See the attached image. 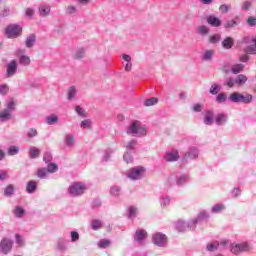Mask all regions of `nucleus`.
Masks as SVG:
<instances>
[{
    "label": "nucleus",
    "mask_w": 256,
    "mask_h": 256,
    "mask_svg": "<svg viewBox=\"0 0 256 256\" xmlns=\"http://www.w3.org/2000/svg\"><path fill=\"white\" fill-rule=\"evenodd\" d=\"M126 133L127 135H132V137H145L147 135V128L141 125L139 120H134L128 126Z\"/></svg>",
    "instance_id": "1"
},
{
    "label": "nucleus",
    "mask_w": 256,
    "mask_h": 256,
    "mask_svg": "<svg viewBox=\"0 0 256 256\" xmlns=\"http://www.w3.org/2000/svg\"><path fill=\"white\" fill-rule=\"evenodd\" d=\"M87 191V185L83 182H73L68 187V193L71 197H81Z\"/></svg>",
    "instance_id": "2"
},
{
    "label": "nucleus",
    "mask_w": 256,
    "mask_h": 256,
    "mask_svg": "<svg viewBox=\"0 0 256 256\" xmlns=\"http://www.w3.org/2000/svg\"><path fill=\"white\" fill-rule=\"evenodd\" d=\"M251 249V245L247 242L230 244V252L233 255H240V253H247Z\"/></svg>",
    "instance_id": "3"
},
{
    "label": "nucleus",
    "mask_w": 256,
    "mask_h": 256,
    "mask_svg": "<svg viewBox=\"0 0 256 256\" xmlns=\"http://www.w3.org/2000/svg\"><path fill=\"white\" fill-rule=\"evenodd\" d=\"M21 31H23V28H21V26L18 24H10L5 29L8 39H15L19 37V35H21Z\"/></svg>",
    "instance_id": "4"
},
{
    "label": "nucleus",
    "mask_w": 256,
    "mask_h": 256,
    "mask_svg": "<svg viewBox=\"0 0 256 256\" xmlns=\"http://www.w3.org/2000/svg\"><path fill=\"white\" fill-rule=\"evenodd\" d=\"M143 173H145V168L138 166L130 169L127 174V177L129 179H132L133 181H137L143 177Z\"/></svg>",
    "instance_id": "5"
},
{
    "label": "nucleus",
    "mask_w": 256,
    "mask_h": 256,
    "mask_svg": "<svg viewBox=\"0 0 256 256\" xmlns=\"http://www.w3.org/2000/svg\"><path fill=\"white\" fill-rule=\"evenodd\" d=\"M12 249H13V240L9 238H3L0 242V253H3V255H7L11 253Z\"/></svg>",
    "instance_id": "6"
},
{
    "label": "nucleus",
    "mask_w": 256,
    "mask_h": 256,
    "mask_svg": "<svg viewBox=\"0 0 256 256\" xmlns=\"http://www.w3.org/2000/svg\"><path fill=\"white\" fill-rule=\"evenodd\" d=\"M152 241L157 247H165L167 245V236L161 232H157L153 235Z\"/></svg>",
    "instance_id": "7"
},
{
    "label": "nucleus",
    "mask_w": 256,
    "mask_h": 256,
    "mask_svg": "<svg viewBox=\"0 0 256 256\" xmlns=\"http://www.w3.org/2000/svg\"><path fill=\"white\" fill-rule=\"evenodd\" d=\"M199 157V148L191 146L188 151L185 152L183 161H193Z\"/></svg>",
    "instance_id": "8"
},
{
    "label": "nucleus",
    "mask_w": 256,
    "mask_h": 256,
    "mask_svg": "<svg viewBox=\"0 0 256 256\" xmlns=\"http://www.w3.org/2000/svg\"><path fill=\"white\" fill-rule=\"evenodd\" d=\"M135 243H143L145 239H147V231L143 229H137L133 236Z\"/></svg>",
    "instance_id": "9"
},
{
    "label": "nucleus",
    "mask_w": 256,
    "mask_h": 256,
    "mask_svg": "<svg viewBox=\"0 0 256 256\" xmlns=\"http://www.w3.org/2000/svg\"><path fill=\"white\" fill-rule=\"evenodd\" d=\"M17 73V61L12 60L10 63L7 64L6 75L7 77H13Z\"/></svg>",
    "instance_id": "10"
},
{
    "label": "nucleus",
    "mask_w": 256,
    "mask_h": 256,
    "mask_svg": "<svg viewBox=\"0 0 256 256\" xmlns=\"http://www.w3.org/2000/svg\"><path fill=\"white\" fill-rule=\"evenodd\" d=\"M164 159L168 162V163H173L175 161H179V152L178 151H169L166 152L164 155Z\"/></svg>",
    "instance_id": "11"
},
{
    "label": "nucleus",
    "mask_w": 256,
    "mask_h": 256,
    "mask_svg": "<svg viewBox=\"0 0 256 256\" xmlns=\"http://www.w3.org/2000/svg\"><path fill=\"white\" fill-rule=\"evenodd\" d=\"M68 244H69V241L67 239L59 238L56 244L57 251H61V253H65V251L67 250Z\"/></svg>",
    "instance_id": "12"
},
{
    "label": "nucleus",
    "mask_w": 256,
    "mask_h": 256,
    "mask_svg": "<svg viewBox=\"0 0 256 256\" xmlns=\"http://www.w3.org/2000/svg\"><path fill=\"white\" fill-rule=\"evenodd\" d=\"M38 11L40 17H48L51 13V6L49 4H40Z\"/></svg>",
    "instance_id": "13"
},
{
    "label": "nucleus",
    "mask_w": 256,
    "mask_h": 256,
    "mask_svg": "<svg viewBox=\"0 0 256 256\" xmlns=\"http://www.w3.org/2000/svg\"><path fill=\"white\" fill-rule=\"evenodd\" d=\"M215 122V118L213 117V112L210 110H207L204 115V125L211 126Z\"/></svg>",
    "instance_id": "14"
},
{
    "label": "nucleus",
    "mask_w": 256,
    "mask_h": 256,
    "mask_svg": "<svg viewBox=\"0 0 256 256\" xmlns=\"http://www.w3.org/2000/svg\"><path fill=\"white\" fill-rule=\"evenodd\" d=\"M227 121H228V116L225 113H220L215 118V123L218 126L225 125V123H227Z\"/></svg>",
    "instance_id": "15"
},
{
    "label": "nucleus",
    "mask_w": 256,
    "mask_h": 256,
    "mask_svg": "<svg viewBox=\"0 0 256 256\" xmlns=\"http://www.w3.org/2000/svg\"><path fill=\"white\" fill-rule=\"evenodd\" d=\"M122 59L126 61V64L124 66L125 71L127 72L131 71V69H133V64L131 63V55L123 54Z\"/></svg>",
    "instance_id": "16"
},
{
    "label": "nucleus",
    "mask_w": 256,
    "mask_h": 256,
    "mask_svg": "<svg viewBox=\"0 0 256 256\" xmlns=\"http://www.w3.org/2000/svg\"><path fill=\"white\" fill-rule=\"evenodd\" d=\"M207 23L211 25V27H221V20L215 16H209Z\"/></svg>",
    "instance_id": "17"
},
{
    "label": "nucleus",
    "mask_w": 256,
    "mask_h": 256,
    "mask_svg": "<svg viewBox=\"0 0 256 256\" xmlns=\"http://www.w3.org/2000/svg\"><path fill=\"white\" fill-rule=\"evenodd\" d=\"M35 41H37V38L35 37V34H30L26 40L25 45L28 49H31V47H34Z\"/></svg>",
    "instance_id": "18"
},
{
    "label": "nucleus",
    "mask_w": 256,
    "mask_h": 256,
    "mask_svg": "<svg viewBox=\"0 0 256 256\" xmlns=\"http://www.w3.org/2000/svg\"><path fill=\"white\" fill-rule=\"evenodd\" d=\"M233 45H235V42L233 41V39L231 37H226L223 41H222V47L223 49H232Z\"/></svg>",
    "instance_id": "19"
},
{
    "label": "nucleus",
    "mask_w": 256,
    "mask_h": 256,
    "mask_svg": "<svg viewBox=\"0 0 256 256\" xmlns=\"http://www.w3.org/2000/svg\"><path fill=\"white\" fill-rule=\"evenodd\" d=\"M223 211H225V205L221 204V203L215 204L211 208V213H213L214 215H217L219 213H223Z\"/></svg>",
    "instance_id": "20"
},
{
    "label": "nucleus",
    "mask_w": 256,
    "mask_h": 256,
    "mask_svg": "<svg viewBox=\"0 0 256 256\" xmlns=\"http://www.w3.org/2000/svg\"><path fill=\"white\" fill-rule=\"evenodd\" d=\"M138 209L135 206H130L127 211L128 219H135L137 217Z\"/></svg>",
    "instance_id": "21"
},
{
    "label": "nucleus",
    "mask_w": 256,
    "mask_h": 256,
    "mask_svg": "<svg viewBox=\"0 0 256 256\" xmlns=\"http://www.w3.org/2000/svg\"><path fill=\"white\" fill-rule=\"evenodd\" d=\"M189 181V175L183 174L176 177V184L181 187V185H185Z\"/></svg>",
    "instance_id": "22"
},
{
    "label": "nucleus",
    "mask_w": 256,
    "mask_h": 256,
    "mask_svg": "<svg viewBox=\"0 0 256 256\" xmlns=\"http://www.w3.org/2000/svg\"><path fill=\"white\" fill-rule=\"evenodd\" d=\"M13 214L17 219H21L25 215V209L21 206H15Z\"/></svg>",
    "instance_id": "23"
},
{
    "label": "nucleus",
    "mask_w": 256,
    "mask_h": 256,
    "mask_svg": "<svg viewBox=\"0 0 256 256\" xmlns=\"http://www.w3.org/2000/svg\"><path fill=\"white\" fill-rule=\"evenodd\" d=\"M26 191L29 194H33L35 191H37V182L35 181H29L26 186Z\"/></svg>",
    "instance_id": "24"
},
{
    "label": "nucleus",
    "mask_w": 256,
    "mask_h": 256,
    "mask_svg": "<svg viewBox=\"0 0 256 256\" xmlns=\"http://www.w3.org/2000/svg\"><path fill=\"white\" fill-rule=\"evenodd\" d=\"M110 195L112 197H115L116 199H119V197H121V187H119V186H112L110 188Z\"/></svg>",
    "instance_id": "25"
},
{
    "label": "nucleus",
    "mask_w": 256,
    "mask_h": 256,
    "mask_svg": "<svg viewBox=\"0 0 256 256\" xmlns=\"http://www.w3.org/2000/svg\"><path fill=\"white\" fill-rule=\"evenodd\" d=\"M41 155V150L39 148L32 146L29 149V157L30 159H37V156Z\"/></svg>",
    "instance_id": "26"
},
{
    "label": "nucleus",
    "mask_w": 256,
    "mask_h": 256,
    "mask_svg": "<svg viewBox=\"0 0 256 256\" xmlns=\"http://www.w3.org/2000/svg\"><path fill=\"white\" fill-rule=\"evenodd\" d=\"M11 119V112L9 110H3L0 112V121L1 123H5V121H9Z\"/></svg>",
    "instance_id": "27"
},
{
    "label": "nucleus",
    "mask_w": 256,
    "mask_h": 256,
    "mask_svg": "<svg viewBox=\"0 0 256 256\" xmlns=\"http://www.w3.org/2000/svg\"><path fill=\"white\" fill-rule=\"evenodd\" d=\"M7 155L10 157H15V155H19V146H9L7 149Z\"/></svg>",
    "instance_id": "28"
},
{
    "label": "nucleus",
    "mask_w": 256,
    "mask_h": 256,
    "mask_svg": "<svg viewBox=\"0 0 256 256\" xmlns=\"http://www.w3.org/2000/svg\"><path fill=\"white\" fill-rule=\"evenodd\" d=\"M213 55H215V50H206L201 59L202 61H211V59H213Z\"/></svg>",
    "instance_id": "29"
},
{
    "label": "nucleus",
    "mask_w": 256,
    "mask_h": 256,
    "mask_svg": "<svg viewBox=\"0 0 256 256\" xmlns=\"http://www.w3.org/2000/svg\"><path fill=\"white\" fill-rule=\"evenodd\" d=\"M228 99L231 103H241V93L233 92Z\"/></svg>",
    "instance_id": "30"
},
{
    "label": "nucleus",
    "mask_w": 256,
    "mask_h": 256,
    "mask_svg": "<svg viewBox=\"0 0 256 256\" xmlns=\"http://www.w3.org/2000/svg\"><path fill=\"white\" fill-rule=\"evenodd\" d=\"M253 101V95L251 94H240V103H244L245 105H249Z\"/></svg>",
    "instance_id": "31"
},
{
    "label": "nucleus",
    "mask_w": 256,
    "mask_h": 256,
    "mask_svg": "<svg viewBox=\"0 0 256 256\" xmlns=\"http://www.w3.org/2000/svg\"><path fill=\"white\" fill-rule=\"evenodd\" d=\"M197 225H199V222L197 221L196 218H193L192 220L186 222V228L189 231H195Z\"/></svg>",
    "instance_id": "32"
},
{
    "label": "nucleus",
    "mask_w": 256,
    "mask_h": 256,
    "mask_svg": "<svg viewBox=\"0 0 256 256\" xmlns=\"http://www.w3.org/2000/svg\"><path fill=\"white\" fill-rule=\"evenodd\" d=\"M209 217L210 215L207 213V211H202L198 214V216L195 219L198 223H203V221H207Z\"/></svg>",
    "instance_id": "33"
},
{
    "label": "nucleus",
    "mask_w": 256,
    "mask_h": 256,
    "mask_svg": "<svg viewBox=\"0 0 256 256\" xmlns=\"http://www.w3.org/2000/svg\"><path fill=\"white\" fill-rule=\"evenodd\" d=\"M12 195H15V186L10 184L4 189V197H11Z\"/></svg>",
    "instance_id": "34"
},
{
    "label": "nucleus",
    "mask_w": 256,
    "mask_h": 256,
    "mask_svg": "<svg viewBox=\"0 0 256 256\" xmlns=\"http://www.w3.org/2000/svg\"><path fill=\"white\" fill-rule=\"evenodd\" d=\"M75 144V137L73 134H66L65 135V145L66 147H73Z\"/></svg>",
    "instance_id": "35"
},
{
    "label": "nucleus",
    "mask_w": 256,
    "mask_h": 256,
    "mask_svg": "<svg viewBox=\"0 0 256 256\" xmlns=\"http://www.w3.org/2000/svg\"><path fill=\"white\" fill-rule=\"evenodd\" d=\"M135 147H137V140L132 139L126 144V151L130 153H135Z\"/></svg>",
    "instance_id": "36"
},
{
    "label": "nucleus",
    "mask_w": 256,
    "mask_h": 256,
    "mask_svg": "<svg viewBox=\"0 0 256 256\" xmlns=\"http://www.w3.org/2000/svg\"><path fill=\"white\" fill-rule=\"evenodd\" d=\"M103 227V223L99 219H94L91 221V229L93 231H99Z\"/></svg>",
    "instance_id": "37"
},
{
    "label": "nucleus",
    "mask_w": 256,
    "mask_h": 256,
    "mask_svg": "<svg viewBox=\"0 0 256 256\" xmlns=\"http://www.w3.org/2000/svg\"><path fill=\"white\" fill-rule=\"evenodd\" d=\"M235 83L236 85H238L239 87H241V85H245V83H247V76L243 75V74H239L236 78H235Z\"/></svg>",
    "instance_id": "38"
},
{
    "label": "nucleus",
    "mask_w": 256,
    "mask_h": 256,
    "mask_svg": "<svg viewBox=\"0 0 256 256\" xmlns=\"http://www.w3.org/2000/svg\"><path fill=\"white\" fill-rule=\"evenodd\" d=\"M37 178L38 179H47V175H49V172L47 168H39L37 170Z\"/></svg>",
    "instance_id": "39"
},
{
    "label": "nucleus",
    "mask_w": 256,
    "mask_h": 256,
    "mask_svg": "<svg viewBox=\"0 0 256 256\" xmlns=\"http://www.w3.org/2000/svg\"><path fill=\"white\" fill-rule=\"evenodd\" d=\"M19 63L20 65L27 67V65H31V58L27 55H21L19 57Z\"/></svg>",
    "instance_id": "40"
},
{
    "label": "nucleus",
    "mask_w": 256,
    "mask_h": 256,
    "mask_svg": "<svg viewBox=\"0 0 256 256\" xmlns=\"http://www.w3.org/2000/svg\"><path fill=\"white\" fill-rule=\"evenodd\" d=\"M243 69H245V65H243V64H234L231 67V71L234 75H238V73H241V71H243Z\"/></svg>",
    "instance_id": "41"
},
{
    "label": "nucleus",
    "mask_w": 256,
    "mask_h": 256,
    "mask_svg": "<svg viewBox=\"0 0 256 256\" xmlns=\"http://www.w3.org/2000/svg\"><path fill=\"white\" fill-rule=\"evenodd\" d=\"M159 100L155 97L148 98L144 101V107H153V105H157Z\"/></svg>",
    "instance_id": "42"
},
{
    "label": "nucleus",
    "mask_w": 256,
    "mask_h": 256,
    "mask_svg": "<svg viewBox=\"0 0 256 256\" xmlns=\"http://www.w3.org/2000/svg\"><path fill=\"white\" fill-rule=\"evenodd\" d=\"M176 229L180 233H183V232L187 231V222H185V221H178L176 223Z\"/></svg>",
    "instance_id": "43"
},
{
    "label": "nucleus",
    "mask_w": 256,
    "mask_h": 256,
    "mask_svg": "<svg viewBox=\"0 0 256 256\" xmlns=\"http://www.w3.org/2000/svg\"><path fill=\"white\" fill-rule=\"evenodd\" d=\"M239 25V22L236 20H227L224 24L223 27L224 29H233L234 27H237Z\"/></svg>",
    "instance_id": "44"
},
{
    "label": "nucleus",
    "mask_w": 256,
    "mask_h": 256,
    "mask_svg": "<svg viewBox=\"0 0 256 256\" xmlns=\"http://www.w3.org/2000/svg\"><path fill=\"white\" fill-rule=\"evenodd\" d=\"M76 95H77V90L75 89V86H71L68 89V95H67L68 101H73V99H75Z\"/></svg>",
    "instance_id": "45"
},
{
    "label": "nucleus",
    "mask_w": 256,
    "mask_h": 256,
    "mask_svg": "<svg viewBox=\"0 0 256 256\" xmlns=\"http://www.w3.org/2000/svg\"><path fill=\"white\" fill-rule=\"evenodd\" d=\"M109 245H111V240H109V239H101L98 242L99 249H107V247H109Z\"/></svg>",
    "instance_id": "46"
},
{
    "label": "nucleus",
    "mask_w": 256,
    "mask_h": 256,
    "mask_svg": "<svg viewBox=\"0 0 256 256\" xmlns=\"http://www.w3.org/2000/svg\"><path fill=\"white\" fill-rule=\"evenodd\" d=\"M207 251L212 253L213 251H217L219 249V241L212 242L206 246Z\"/></svg>",
    "instance_id": "47"
},
{
    "label": "nucleus",
    "mask_w": 256,
    "mask_h": 256,
    "mask_svg": "<svg viewBox=\"0 0 256 256\" xmlns=\"http://www.w3.org/2000/svg\"><path fill=\"white\" fill-rule=\"evenodd\" d=\"M46 170L48 171V173H57V171H59V166H57V164L53 162H50L48 163Z\"/></svg>",
    "instance_id": "48"
},
{
    "label": "nucleus",
    "mask_w": 256,
    "mask_h": 256,
    "mask_svg": "<svg viewBox=\"0 0 256 256\" xmlns=\"http://www.w3.org/2000/svg\"><path fill=\"white\" fill-rule=\"evenodd\" d=\"M135 152H130V151H127L124 153V156H123V159L125 161V163H133V154Z\"/></svg>",
    "instance_id": "49"
},
{
    "label": "nucleus",
    "mask_w": 256,
    "mask_h": 256,
    "mask_svg": "<svg viewBox=\"0 0 256 256\" xmlns=\"http://www.w3.org/2000/svg\"><path fill=\"white\" fill-rule=\"evenodd\" d=\"M227 101V94L225 92H220L216 96V102L218 103H225Z\"/></svg>",
    "instance_id": "50"
},
{
    "label": "nucleus",
    "mask_w": 256,
    "mask_h": 256,
    "mask_svg": "<svg viewBox=\"0 0 256 256\" xmlns=\"http://www.w3.org/2000/svg\"><path fill=\"white\" fill-rule=\"evenodd\" d=\"M39 135V132H37V129L35 128H30L27 133V139H33L34 137H37Z\"/></svg>",
    "instance_id": "51"
},
{
    "label": "nucleus",
    "mask_w": 256,
    "mask_h": 256,
    "mask_svg": "<svg viewBox=\"0 0 256 256\" xmlns=\"http://www.w3.org/2000/svg\"><path fill=\"white\" fill-rule=\"evenodd\" d=\"M171 203V198L169 196H162L160 198V205L161 207H168Z\"/></svg>",
    "instance_id": "52"
},
{
    "label": "nucleus",
    "mask_w": 256,
    "mask_h": 256,
    "mask_svg": "<svg viewBox=\"0 0 256 256\" xmlns=\"http://www.w3.org/2000/svg\"><path fill=\"white\" fill-rule=\"evenodd\" d=\"M219 91H221V86H219L218 84H213L209 89V93L211 95H218Z\"/></svg>",
    "instance_id": "53"
},
{
    "label": "nucleus",
    "mask_w": 256,
    "mask_h": 256,
    "mask_svg": "<svg viewBox=\"0 0 256 256\" xmlns=\"http://www.w3.org/2000/svg\"><path fill=\"white\" fill-rule=\"evenodd\" d=\"M6 111H9L10 113H13V111H15V101L13 99H10L7 103H6Z\"/></svg>",
    "instance_id": "54"
},
{
    "label": "nucleus",
    "mask_w": 256,
    "mask_h": 256,
    "mask_svg": "<svg viewBox=\"0 0 256 256\" xmlns=\"http://www.w3.org/2000/svg\"><path fill=\"white\" fill-rule=\"evenodd\" d=\"M244 53H246L247 55H256V46L253 44L250 46H247L244 49Z\"/></svg>",
    "instance_id": "55"
},
{
    "label": "nucleus",
    "mask_w": 256,
    "mask_h": 256,
    "mask_svg": "<svg viewBox=\"0 0 256 256\" xmlns=\"http://www.w3.org/2000/svg\"><path fill=\"white\" fill-rule=\"evenodd\" d=\"M85 57V49L79 48L74 54V59H83Z\"/></svg>",
    "instance_id": "56"
},
{
    "label": "nucleus",
    "mask_w": 256,
    "mask_h": 256,
    "mask_svg": "<svg viewBox=\"0 0 256 256\" xmlns=\"http://www.w3.org/2000/svg\"><path fill=\"white\" fill-rule=\"evenodd\" d=\"M210 43L214 44L219 43L221 41V34H214L209 38Z\"/></svg>",
    "instance_id": "57"
},
{
    "label": "nucleus",
    "mask_w": 256,
    "mask_h": 256,
    "mask_svg": "<svg viewBox=\"0 0 256 256\" xmlns=\"http://www.w3.org/2000/svg\"><path fill=\"white\" fill-rule=\"evenodd\" d=\"M198 33L199 35H203V36L209 35V28H207V26L205 25H202L198 28Z\"/></svg>",
    "instance_id": "58"
},
{
    "label": "nucleus",
    "mask_w": 256,
    "mask_h": 256,
    "mask_svg": "<svg viewBox=\"0 0 256 256\" xmlns=\"http://www.w3.org/2000/svg\"><path fill=\"white\" fill-rule=\"evenodd\" d=\"M43 161L46 164L51 163V161H53V155L51 154V152H46L43 156Z\"/></svg>",
    "instance_id": "59"
},
{
    "label": "nucleus",
    "mask_w": 256,
    "mask_h": 256,
    "mask_svg": "<svg viewBox=\"0 0 256 256\" xmlns=\"http://www.w3.org/2000/svg\"><path fill=\"white\" fill-rule=\"evenodd\" d=\"M66 13L67 15H75V13H77V7L73 5L67 6Z\"/></svg>",
    "instance_id": "60"
},
{
    "label": "nucleus",
    "mask_w": 256,
    "mask_h": 256,
    "mask_svg": "<svg viewBox=\"0 0 256 256\" xmlns=\"http://www.w3.org/2000/svg\"><path fill=\"white\" fill-rule=\"evenodd\" d=\"M9 15H11V9H9V7H4L0 11V17H9Z\"/></svg>",
    "instance_id": "61"
},
{
    "label": "nucleus",
    "mask_w": 256,
    "mask_h": 256,
    "mask_svg": "<svg viewBox=\"0 0 256 256\" xmlns=\"http://www.w3.org/2000/svg\"><path fill=\"white\" fill-rule=\"evenodd\" d=\"M225 85H227V87L233 88L235 85H237V82H235V78L229 77L226 79Z\"/></svg>",
    "instance_id": "62"
},
{
    "label": "nucleus",
    "mask_w": 256,
    "mask_h": 256,
    "mask_svg": "<svg viewBox=\"0 0 256 256\" xmlns=\"http://www.w3.org/2000/svg\"><path fill=\"white\" fill-rule=\"evenodd\" d=\"M231 241L229 240H222L219 242V246L222 247L223 249H227V247H229V249L231 250Z\"/></svg>",
    "instance_id": "63"
},
{
    "label": "nucleus",
    "mask_w": 256,
    "mask_h": 256,
    "mask_svg": "<svg viewBox=\"0 0 256 256\" xmlns=\"http://www.w3.org/2000/svg\"><path fill=\"white\" fill-rule=\"evenodd\" d=\"M70 237H71V242L72 243H77V240L79 239V232L77 231H72L70 233Z\"/></svg>",
    "instance_id": "64"
}]
</instances>
